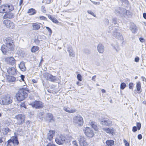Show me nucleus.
<instances>
[{
	"mask_svg": "<svg viewBox=\"0 0 146 146\" xmlns=\"http://www.w3.org/2000/svg\"><path fill=\"white\" fill-rule=\"evenodd\" d=\"M13 98L9 94L3 95L0 100V103L1 105H9L12 103Z\"/></svg>",
	"mask_w": 146,
	"mask_h": 146,
	"instance_id": "nucleus-1",
	"label": "nucleus"
},
{
	"mask_svg": "<svg viewBox=\"0 0 146 146\" xmlns=\"http://www.w3.org/2000/svg\"><path fill=\"white\" fill-rule=\"evenodd\" d=\"M73 122L80 126H82L84 123L82 117L80 115L74 116L73 118Z\"/></svg>",
	"mask_w": 146,
	"mask_h": 146,
	"instance_id": "nucleus-2",
	"label": "nucleus"
},
{
	"mask_svg": "<svg viewBox=\"0 0 146 146\" xmlns=\"http://www.w3.org/2000/svg\"><path fill=\"white\" fill-rule=\"evenodd\" d=\"M55 141L58 145H62L68 142L65 137L62 135L58 136L55 139Z\"/></svg>",
	"mask_w": 146,
	"mask_h": 146,
	"instance_id": "nucleus-3",
	"label": "nucleus"
},
{
	"mask_svg": "<svg viewBox=\"0 0 146 146\" xmlns=\"http://www.w3.org/2000/svg\"><path fill=\"white\" fill-rule=\"evenodd\" d=\"M27 96V94L26 92H19L16 95V97L18 101H23Z\"/></svg>",
	"mask_w": 146,
	"mask_h": 146,
	"instance_id": "nucleus-4",
	"label": "nucleus"
},
{
	"mask_svg": "<svg viewBox=\"0 0 146 146\" xmlns=\"http://www.w3.org/2000/svg\"><path fill=\"white\" fill-rule=\"evenodd\" d=\"M6 45L9 47V48L11 49L12 51L14 50V44L11 38L10 37L7 38L4 40Z\"/></svg>",
	"mask_w": 146,
	"mask_h": 146,
	"instance_id": "nucleus-5",
	"label": "nucleus"
},
{
	"mask_svg": "<svg viewBox=\"0 0 146 146\" xmlns=\"http://www.w3.org/2000/svg\"><path fill=\"white\" fill-rule=\"evenodd\" d=\"M100 123L105 126H110L112 125V121L111 119L108 118H104L100 120Z\"/></svg>",
	"mask_w": 146,
	"mask_h": 146,
	"instance_id": "nucleus-6",
	"label": "nucleus"
},
{
	"mask_svg": "<svg viewBox=\"0 0 146 146\" xmlns=\"http://www.w3.org/2000/svg\"><path fill=\"white\" fill-rule=\"evenodd\" d=\"M86 135L89 137H92L94 135V133L93 131L89 127H86L83 129Z\"/></svg>",
	"mask_w": 146,
	"mask_h": 146,
	"instance_id": "nucleus-7",
	"label": "nucleus"
},
{
	"mask_svg": "<svg viewBox=\"0 0 146 146\" xmlns=\"http://www.w3.org/2000/svg\"><path fill=\"white\" fill-rule=\"evenodd\" d=\"M79 144L80 146H88V144L86 141V139L84 136L79 135L78 138Z\"/></svg>",
	"mask_w": 146,
	"mask_h": 146,
	"instance_id": "nucleus-8",
	"label": "nucleus"
},
{
	"mask_svg": "<svg viewBox=\"0 0 146 146\" xmlns=\"http://www.w3.org/2000/svg\"><path fill=\"white\" fill-rule=\"evenodd\" d=\"M15 118L17 121L18 124L20 125L23 124L24 123L25 117V115L22 114H18L16 115Z\"/></svg>",
	"mask_w": 146,
	"mask_h": 146,
	"instance_id": "nucleus-9",
	"label": "nucleus"
},
{
	"mask_svg": "<svg viewBox=\"0 0 146 146\" xmlns=\"http://www.w3.org/2000/svg\"><path fill=\"white\" fill-rule=\"evenodd\" d=\"M30 105L33 107H35L36 109H39L43 107V104L40 101H35L31 103Z\"/></svg>",
	"mask_w": 146,
	"mask_h": 146,
	"instance_id": "nucleus-10",
	"label": "nucleus"
},
{
	"mask_svg": "<svg viewBox=\"0 0 146 146\" xmlns=\"http://www.w3.org/2000/svg\"><path fill=\"white\" fill-rule=\"evenodd\" d=\"M3 24L8 28L13 29L14 27V24L9 20H4L3 22Z\"/></svg>",
	"mask_w": 146,
	"mask_h": 146,
	"instance_id": "nucleus-11",
	"label": "nucleus"
},
{
	"mask_svg": "<svg viewBox=\"0 0 146 146\" xmlns=\"http://www.w3.org/2000/svg\"><path fill=\"white\" fill-rule=\"evenodd\" d=\"M1 50L2 53L4 54H6L9 50H11V49L9 48V47L3 44L1 47Z\"/></svg>",
	"mask_w": 146,
	"mask_h": 146,
	"instance_id": "nucleus-12",
	"label": "nucleus"
},
{
	"mask_svg": "<svg viewBox=\"0 0 146 146\" xmlns=\"http://www.w3.org/2000/svg\"><path fill=\"white\" fill-rule=\"evenodd\" d=\"M45 78L51 82H55L56 80V77L52 76L51 74L48 73H46L45 74Z\"/></svg>",
	"mask_w": 146,
	"mask_h": 146,
	"instance_id": "nucleus-13",
	"label": "nucleus"
},
{
	"mask_svg": "<svg viewBox=\"0 0 146 146\" xmlns=\"http://www.w3.org/2000/svg\"><path fill=\"white\" fill-rule=\"evenodd\" d=\"M112 35L119 40H123V36L119 32L117 31L113 32L112 33Z\"/></svg>",
	"mask_w": 146,
	"mask_h": 146,
	"instance_id": "nucleus-14",
	"label": "nucleus"
},
{
	"mask_svg": "<svg viewBox=\"0 0 146 146\" xmlns=\"http://www.w3.org/2000/svg\"><path fill=\"white\" fill-rule=\"evenodd\" d=\"M5 61L8 64L13 65L15 63V60L13 57H9L5 59Z\"/></svg>",
	"mask_w": 146,
	"mask_h": 146,
	"instance_id": "nucleus-15",
	"label": "nucleus"
},
{
	"mask_svg": "<svg viewBox=\"0 0 146 146\" xmlns=\"http://www.w3.org/2000/svg\"><path fill=\"white\" fill-rule=\"evenodd\" d=\"M45 119L46 121L49 122H52V121H54L53 115L50 113H47Z\"/></svg>",
	"mask_w": 146,
	"mask_h": 146,
	"instance_id": "nucleus-16",
	"label": "nucleus"
},
{
	"mask_svg": "<svg viewBox=\"0 0 146 146\" xmlns=\"http://www.w3.org/2000/svg\"><path fill=\"white\" fill-rule=\"evenodd\" d=\"M7 72L10 75H13L16 74V69L14 67H9L7 69Z\"/></svg>",
	"mask_w": 146,
	"mask_h": 146,
	"instance_id": "nucleus-17",
	"label": "nucleus"
},
{
	"mask_svg": "<svg viewBox=\"0 0 146 146\" xmlns=\"http://www.w3.org/2000/svg\"><path fill=\"white\" fill-rule=\"evenodd\" d=\"M102 130L108 133L111 134L112 135H113L114 133V129L113 128H103Z\"/></svg>",
	"mask_w": 146,
	"mask_h": 146,
	"instance_id": "nucleus-18",
	"label": "nucleus"
},
{
	"mask_svg": "<svg viewBox=\"0 0 146 146\" xmlns=\"http://www.w3.org/2000/svg\"><path fill=\"white\" fill-rule=\"evenodd\" d=\"M55 133V131L54 130H50L48 134L47 139L50 141H51L53 138V135Z\"/></svg>",
	"mask_w": 146,
	"mask_h": 146,
	"instance_id": "nucleus-19",
	"label": "nucleus"
},
{
	"mask_svg": "<svg viewBox=\"0 0 146 146\" xmlns=\"http://www.w3.org/2000/svg\"><path fill=\"white\" fill-rule=\"evenodd\" d=\"M63 110L69 113H74L77 110L75 109H70L68 107H64Z\"/></svg>",
	"mask_w": 146,
	"mask_h": 146,
	"instance_id": "nucleus-20",
	"label": "nucleus"
},
{
	"mask_svg": "<svg viewBox=\"0 0 146 146\" xmlns=\"http://www.w3.org/2000/svg\"><path fill=\"white\" fill-rule=\"evenodd\" d=\"M14 17V15L13 13L10 12H8L5 14L3 18L4 19H11L13 18Z\"/></svg>",
	"mask_w": 146,
	"mask_h": 146,
	"instance_id": "nucleus-21",
	"label": "nucleus"
},
{
	"mask_svg": "<svg viewBox=\"0 0 146 146\" xmlns=\"http://www.w3.org/2000/svg\"><path fill=\"white\" fill-rule=\"evenodd\" d=\"M97 50L100 53H102L104 51V46L102 44H99L97 46Z\"/></svg>",
	"mask_w": 146,
	"mask_h": 146,
	"instance_id": "nucleus-22",
	"label": "nucleus"
},
{
	"mask_svg": "<svg viewBox=\"0 0 146 146\" xmlns=\"http://www.w3.org/2000/svg\"><path fill=\"white\" fill-rule=\"evenodd\" d=\"M12 143L13 145H18L19 142L18 139V137L17 136H12L11 137Z\"/></svg>",
	"mask_w": 146,
	"mask_h": 146,
	"instance_id": "nucleus-23",
	"label": "nucleus"
},
{
	"mask_svg": "<svg viewBox=\"0 0 146 146\" xmlns=\"http://www.w3.org/2000/svg\"><path fill=\"white\" fill-rule=\"evenodd\" d=\"M39 24H40V23L38 24L36 23H32V26L33 27V29L35 31L39 30L40 28V26Z\"/></svg>",
	"mask_w": 146,
	"mask_h": 146,
	"instance_id": "nucleus-24",
	"label": "nucleus"
},
{
	"mask_svg": "<svg viewBox=\"0 0 146 146\" xmlns=\"http://www.w3.org/2000/svg\"><path fill=\"white\" fill-rule=\"evenodd\" d=\"M19 67L20 70L24 72L26 71V68L25 66V63L23 62H21L19 65Z\"/></svg>",
	"mask_w": 146,
	"mask_h": 146,
	"instance_id": "nucleus-25",
	"label": "nucleus"
},
{
	"mask_svg": "<svg viewBox=\"0 0 146 146\" xmlns=\"http://www.w3.org/2000/svg\"><path fill=\"white\" fill-rule=\"evenodd\" d=\"M72 48V46H69L68 48V51L69 53V54L70 56L74 57L75 56V54L73 52Z\"/></svg>",
	"mask_w": 146,
	"mask_h": 146,
	"instance_id": "nucleus-26",
	"label": "nucleus"
},
{
	"mask_svg": "<svg viewBox=\"0 0 146 146\" xmlns=\"http://www.w3.org/2000/svg\"><path fill=\"white\" fill-rule=\"evenodd\" d=\"M7 9L6 5H3L0 6V13H3L5 12V10Z\"/></svg>",
	"mask_w": 146,
	"mask_h": 146,
	"instance_id": "nucleus-27",
	"label": "nucleus"
},
{
	"mask_svg": "<svg viewBox=\"0 0 146 146\" xmlns=\"http://www.w3.org/2000/svg\"><path fill=\"white\" fill-rule=\"evenodd\" d=\"M90 124L92 127L96 131L98 129V127L96 125V123L94 121H91L90 122Z\"/></svg>",
	"mask_w": 146,
	"mask_h": 146,
	"instance_id": "nucleus-28",
	"label": "nucleus"
},
{
	"mask_svg": "<svg viewBox=\"0 0 146 146\" xmlns=\"http://www.w3.org/2000/svg\"><path fill=\"white\" fill-rule=\"evenodd\" d=\"M106 143L108 146H112L114 144V141L113 140H108L106 141Z\"/></svg>",
	"mask_w": 146,
	"mask_h": 146,
	"instance_id": "nucleus-29",
	"label": "nucleus"
},
{
	"mask_svg": "<svg viewBox=\"0 0 146 146\" xmlns=\"http://www.w3.org/2000/svg\"><path fill=\"white\" fill-rule=\"evenodd\" d=\"M36 13V10L33 8L29 9L28 12V13L30 15H34Z\"/></svg>",
	"mask_w": 146,
	"mask_h": 146,
	"instance_id": "nucleus-30",
	"label": "nucleus"
},
{
	"mask_svg": "<svg viewBox=\"0 0 146 146\" xmlns=\"http://www.w3.org/2000/svg\"><path fill=\"white\" fill-rule=\"evenodd\" d=\"M115 13L117 15H119L120 14H123L121 9L120 8H117L115 10Z\"/></svg>",
	"mask_w": 146,
	"mask_h": 146,
	"instance_id": "nucleus-31",
	"label": "nucleus"
},
{
	"mask_svg": "<svg viewBox=\"0 0 146 146\" xmlns=\"http://www.w3.org/2000/svg\"><path fill=\"white\" fill-rule=\"evenodd\" d=\"M39 49V47L37 46H34L32 47L31 49V51L32 52H35L37 51Z\"/></svg>",
	"mask_w": 146,
	"mask_h": 146,
	"instance_id": "nucleus-32",
	"label": "nucleus"
},
{
	"mask_svg": "<svg viewBox=\"0 0 146 146\" xmlns=\"http://www.w3.org/2000/svg\"><path fill=\"white\" fill-rule=\"evenodd\" d=\"M136 88L138 91H139L140 90L141 88V83L140 82H138L136 83Z\"/></svg>",
	"mask_w": 146,
	"mask_h": 146,
	"instance_id": "nucleus-33",
	"label": "nucleus"
},
{
	"mask_svg": "<svg viewBox=\"0 0 146 146\" xmlns=\"http://www.w3.org/2000/svg\"><path fill=\"white\" fill-rule=\"evenodd\" d=\"M21 91H29V90L26 86H24L22 88L19 89Z\"/></svg>",
	"mask_w": 146,
	"mask_h": 146,
	"instance_id": "nucleus-34",
	"label": "nucleus"
},
{
	"mask_svg": "<svg viewBox=\"0 0 146 146\" xmlns=\"http://www.w3.org/2000/svg\"><path fill=\"white\" fill-rule=\"evenodd\" d=\"M131 30L133 33H135L137 31V28L136 26L133 25L131 26Z\"/></svg>",
	"mask_w": 146,
	"mask_h": 146,
	"instance_id": "nucleus-35",
	"label": "nucleus"
},
{
	"mask_svg": "<svg viewBox=\"0 0 146 146\" xmlns=\"http://www.w3.org/2000/svg\"><path fill=\"white\" fill-rule=\"evenodd\" d=\"M7 6V9L10 11H12L14 9V7L13 5H6Z\"/></svg>",
	"mask_w": 146,
	"mask_h": 146,
	"instance_id": "nucleus-36",
	"label": "nucleus"
},
{
	"mask_svg": "<svg viewBox=\"0 0 146 146\" xmlns=\"http://www.w3.org/2000/svg\"><path fill=\"white\" fill-rule=\"evenodd\" d=\"M4 131L5 132V134L7 135L9 132L11 131V130L8 128H4Z\"/></svg>",
	"mask_w": 146,
	"mask_h": 146,
	"instance_id": "nucleus-37",
	"label": "nucleus"
},
{
	"mask_svg": "<svg viewBox=\"0 0 146 146\" xmlns=\"http://www.w3.org/2000/svg\"><path fill=\"white\" fill-rule=\"evenodd\" d=\"M126 84L124 82H122L121 83L120 85V88L121 89H123L126 87Z\"/></svg>",
	"mask_w": 146,
	"mask_h": 146,
	"instance_id": "nucleus-38",
	"label": "nucleus"
},
{
	"mask_svg": "<svg viewBox=\"0 0 146 146\" xmlns=\"http://www.w3.org/2000/svg\"><path fill=\"white\" fill-rule=\"evenodd\" d=\"M8 79H9V81L10 82H14L15 80V77L12 76H9Z\"/></svg>",
	"mask_w": 146,
	"mask_h": 146,
	"instance_id": "nucleus-39",
	"label": "nucleus"
},
{
	"mask_svg": "<svg viewBox=\"0 0 146 146\" xmlns=\"http://www.w3.org/2000/svg\"><path fill=\"white\" fill-rule=\"evenodd\" d=\"M44 113L43 112H40L38 113V115L41 120H42L43 118L42 116L44 115Z\"/></svg>",
	"mask_w": 146,
	"mask_h": 146,
	"instance_id": "nucleus-40",
	"label": "nucleus"
},
{
	"mask_svg": "<svg viewBox=\"0 0 146 146\" xmlns=\"http://www.w3.org/2000/svg\"><path fill=\"white\" fill-rule=\"evenodd\" d=\"M46 28L49 33V35L50 36L52 33V31L51 29L50 28L47 27H46Z\"/></svg>",
	"mask_w": 146,
	"mask_h": 146,
	"instance_id": "nucleus-41",
	"label": "nucleus"
},
{
	"mask_svg": "<svg viewBox=\"0 0 146 146\" xmlns=\"http://www.w3.org/2000/svg\"><path fill=\"white\" fill-rule=\"evenodd\" d=\"M136 125L138 130L140 129L141 127V124L140 122L137 123Z\"/></svg>",
	"mask_w": 146,
	"mask_h": 146,
	"instance_id": "nucleus-42",
	"label": "nucleus"
},
{
	"mask_svg": "<svg viewBox=\"0 0 146 146\" xmlns=\"http://www.w3.org/2000/svg\"><path fill=\"white\" fill-rule=\"evenodd\" d=\"M134 84L132 83H130L129 84V88L130 89H132L134 86Z\"/></svg>",
	"mask_w": 146,
	"mask_h": 146,
	"instance_id": "nucleus-43",
	"label": "nucleus"
},
{
	"mask_svg": "<svg viewBox=\"0 0 146 146\" xmlns=\"http://www.w3.org/2000/svg\"><path fill=\"white\" fill-rule=\"evenodd\" d=\"M77 78L78 80L81 81L82 80V76L80 74H78L77 75Z\"/></svg>",
	"mask_w": 146,
	"mask_h": 146,
	"instance_id": "nucleus-44",
	"label": "nucleus"
},
{
	"mask_svg": "<svg viewBox=\"0 0 146 146\" xmlns=\"http://www.w3.org/2000/svg\"><path fill=\"white\" fill-rule=\"evenodd\" d=\"M87 12L89 13V14L92 15L94 17H96V16L94 15V13H93L91 11L88 10L87 11Z\"/></svg>",
	"mask_w": 146,
	"mask_h": 146,
	"instance_id": "nucleus-45",
	"label": "nucleus"
},
{
	"mask_svg": "<svg viewBox=\"0 0 146 146\" xmlns=\"http://www.w3.org/2000/svg\"><path fill=\"white\" fill-rule=\"evenodd\" d=\"M123 141L125 146H130L129 143L128 142H127V141L126 140L124 139L123 140Z\"/></svg>",
	"mask_w": 146,
	"mask_h": 146,
	"instance_id": "nucleus-46",
	"label": "nucleus"
},
{
	"mask_svg": "<svg viewBox=\"0 0 146 146\" xmlns=\"http://www.w3.org/2000/svg\"><path fill=\"white\" fill-rule=\"evenodd\" d=\"M52 21L54 23L56 24H58V21L55 18H53L52 20Z\"/></svg>",
	"mask_w": 146,
	"mask_h": 146,
	"instance_id": "nucleus-47",
	"label": "nucleus"
},
{
	"mask_svg": "<svg viewBox=\"0 0 146 146\" xmlns=\"http://www.w3.org/2000/svg\"><path fill=\"white\" fill-rule=\"evenodd\" d=\"M20 106L21 108H26V107L24 103H21L20 105Z\"/></svg>",
	"mask_w": 146,
	"mask_h": 146,
	"instance_id": "nucleus-48",
	"label": "nucleus"
},
{
	"mask_svg": "<svg viewBox=\"0 0 146 146\" xmlns=\"http://www.w3.org/2000/svg\"><path fill=\"white\" fill-rule=\"evenodd\" d=\"M41 11L43 13H45L46 12V10L44 6H42L41 7Z\"/></svg>",
	"mask_w": 146,
	"mask_h": 146,
	"instance_id": "nucleus-49",
	"label": "nucleus"
},
{
	"mask_svg": "<svg viewBox=\"0 0 146 146\" xmlns=\"http://www.w3.org/2000/svg\"><path fill=\"white\" fill-rule=\"evenodd\" d=\"M137 128L136 126H134L132 128V131L133 132H135L137 130Z\"/></svg>",
	"mask_w": 146,
	"mask_h": 146,
	"instance_id": "nucleus-50",
	"label": "nucleus"
},
{
	"mask_svg": "<svg viewBox=\"0 0 146 146\" xmlns=\"http://www.w3.org/2000/svg\"><path fill=\"white\" fill-rule=\"evenodd\" d=\"M39 19L41 20H46L47 18L45 17L41 16L39 17Z\"/></svg>",
	"mask_w": 146,
	"mask_h": 146,
	"instance_id": "nucleus-51",
	"label": "nucleus"
},
{
	"mask_svg": "<svg viewBox=\"0 0 146 146\" xmlns=\"http://www.w3.org/2000/svg\"><path fill=\"white\" fill-rule=\"evenodd\" d=\"M72 144L73 145L76 146H78L76 140L73 141H72Z\"/></svg>",
	"mask_w": 146,
	"mask_h": 146,
	"instance_id": "nucleus-52",
	"label": "nucleus"
},
{
	"mask_svg": "<svg viewBox=\"0 0 146 146\" xmlns=\"http://www.w3.org/2000/svg\"><path fill=\"white\" fill-rule=\"evenodd\" d=\"M139 41H140V42H142V43L144 42L145 41L144 39L143 38H141V37L140 38H139Z\"/></svg>",
	"mask_w": 146,
	"mask_h": 146,
	"instance_id": "nucleus-53",
	"label": "nucleus"
},
{
	"mask_svg": "<svg viewBox=\"0 0 146 146\" xmlns=\"http://www.w3.org/2000/svg\"><path fill=\"white\" fill-rule=\"evenodd\" d=\"M113 22L115 25H116L117 23V19L115 18H114L113 19Z\"/></svg>",
	"mask_w": 146,
	"mask_h": 146,
	"instance_id": "nucleus-54",
	"label": "nucleus"
},
{
	"mask_svg": "<svg viewBox=\"0 0 146 146\" xmlns=\"http://www.w3.org/2000/svg\"><path fill=\"white\" fill-rule=\"evenodd\" d=\"M91 1L94 4H95V5H99L100 4V2H95V1Z\"/></svg>",
	"mask_w": 146,
	"mask_h": 146,
	"instance_id": "nucleus-55",
	"label": "nucleus"
},
{
	"mask_svg": "<svg viewBox=\"0 0 146 146\" xmlns=\"http://www.w3.org/2000/svg\"><path fill=\"white\" fill-rule=\"evenodd\" d=\"M137 137L139 140L141 139L142 138V135L141 134H139L137 136Z\"/></svg>",
	"mask_w": 146,
	"mask_h": 146,
	"instance_id": "nucleus-56",
	"label": "nucleus"
},
{
	"mask_svg": "<svg viewBox=\"0 0 146 146\" xmlns=\"http://www.w3.org/2000/svg\"><path fill=\"white\" fill-rule=\"evenodd\" d=\"M7 146H8L9 144V143H12V140L11 139H11H10L9 140H8L7 141Z\"/></svg>",
	"mask_w": 146,
	"mask_h": 146,
	"instance_id": "nucleus-57",
	"label": "nucleus"
},
{
	"mask_svg": "<svg viewBox=\"0 0 146 146\" xmlns=\"http://www.w3.org/2000/svg\"><path fill=\"white\" fill-rule=\"evenodd\" d=\"M139 57H137L135 58V60L136 62H138L139 61Z\"/></svg>",
	"mask_w": 146,
	"mask_h": 146,
	"instance_id": "nucleus-58",
	"label": "nucleus"
},
{
	"mask_svg": "<svg viewBox=\"0 0 146 146\" xmlns=\"http://www.w3.org/2000/svg\"><path fill=\"white\" fill-rule=\"evenodd\" d=\"M20 77L22 80L23 81H24V78H25V76H24L23 75H21Z\"/></svg>",
	"mask_w": 146,
	"mask_h": 146,
	"instance_id": "nucleus-59",
	"label": "nucleus"
},
{
	"mask_svg": "<svg viewBox=\"0 0 146 146\" xmlns=\"http://www.w3.org/2000/svg\"><path fill=\"white\" fill-rule=\"evenodd\" d=\"M96 75H94L93 76L92 78V80L94 81H96Z\"/></svg>",
	"mask_w": 146,
	"mask_h": 146,
	"instance_id": "nucleus-60",
	"label": "nucleus"
},
{
	"mask_svg": "<svg viewBox=\"0 0 146 146\" xmlns=\"http://www.w3.org/2000/svg\"><path fill=\"white\" fill-rule=\"evenodd\" d=\"M48 17L49 19L50 20H51V21L53 17H52V16L49 15H48Z\"/></svg>",
	"mask_w": 146,
	"mask_h": 146,
	"instance_id": "nucleus-61",
	"label": "nucleus"
},
{
	"mask_svg": "<svg viewBox=\"0 0 146 146\" xmlns=\"http://www.w3.org/2000/svg\"><path fill=\"white\" fill-rule=\"evenodd\" d=\"M143 17L144 19H146V13H143Z\"/></svg>",
	"mask_w": 146,
	"mask_h": 146,
	"instance_id": "nucleus-62",
	"label": "nucleus"
},
{
	"mask_svg": "<svg viewBox=\"0 0 146 146\" xmlns=\"http://www.w3.org/2000/svg\"><path fill=\"white\" fill-rule=\"evenodd\" d=\"M32 82H33L34 83H36L37 82V81L35 80V79H33L32 80Z\"/></svg>",
	"mask_w": 146,
	"mask_h": 146,
	"instance_id": "nucleus-63",
	"label": "nucleus"
},
{
	"mask_svg": "<svg viewBox=\"0 0 146 146\" xmlns=\"http://www.w3.org/2000/svg\"><path fill=\"white\" fill-rule=\"evenodd\" d=\"M141 78H142V80L143 81H146V79L144 77L142 76L141 77Z\"/></svg>",
	"mask_w": 146,
	"mask_h": 146,
	"instance_id": "nucleus-64",
	"label": "nucleus"
}]
</instances>
